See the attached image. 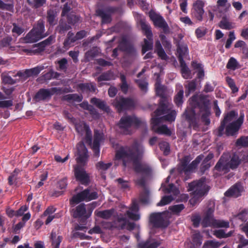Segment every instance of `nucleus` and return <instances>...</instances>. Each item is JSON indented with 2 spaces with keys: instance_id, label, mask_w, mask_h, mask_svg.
I'll list each match as a JSON object with an SVG mask.
<instances>
[{
  "instance_id": "nucleus-55",
  "label": "nucleus",
  "mask_w": 248,
  "mask_h": 248,
  "mask_svg": "<svg viewBox=\"0 0 248 248\" xmlns=\"http://www.w3.org/2000/svg\"><path fill=\"white\" fill-rule=\"evenodd\" d=\"M120 79L122 82L121 89L124 93H126L128 89V85L126 82V77L124 75L121 74L120 75Z\"/></svg>"
},
{
  "instance_id": "nucleus-34",
  "label": "nucleus",
  "mask_w": 248,
  "mask_h": 248,
  "mask_svg": "<svg viewBox=\"0 0 248 248\" xmlns=\"http://www.w3.org/2000/svg\"><path fill=\"white\" fill-rule=\"evenodd\" d=\"M77 41L74 33L72 31H69L67 34L66 38L63 42V47L68 48L72 46L73 43Z\"/></svg>"
},
{
  "instance_id": "nucleus-4",
  "label": "nucleus",
  "mask_w": 248,
  "mask_h": 248,
  "mask_svg": "<svg viewBox=\"0 0 248 248\" xmlns=\"http://www.w3.org/2000/svg\"><path fill=\"white\" fill-rule=\"evenodd\" d=\"M209 190V186L207 185V181L204 177L189 183L188 190L191 191L192 195V197L189 200L190 203L194 205L207 194Z\"/></svg>"
},
{
  "instance_id": "nucleus-22",
  "label": "nucleus",
  "mask_w": 248,
  "mask_h": 248,
  "mask_svg": "<svg viewBox=\"0 0 248 248\" xmlns=\"http://www.w3.org/2000/svg\"><path fill=\"white\" fill-rule=\"evenodd\" d=\"M127 222V219L124 217H119L117 220L112 222H105L103 223V226L105 228L108 229H112L113 228L119 229H123L125 228V225Z\"/></svg>"
},
{
  "instance_id": "nucleus-32",
  "label": "nucleus",
  "mask_w": 248,
  "mask_h": 248,
  "mask_svg": "<svg viewBox=\"0 0 248 248\" xmlns=\"http://www.w3.org/2000/svg\"><path fill=\"white\" fill-rule=\"evenodd\" d=\"M229 164L232 170L236 169L241 163V158L237 153L233 154L230 156V160H229Z\"/></svg>"
},
{
  "instance_id": "nucleus-47",
  "label": "nucleus",
  "mask_w": 248,
  "mask_h": 248,
  "mask_svg": "<svg viewBox=\"0 0 248 248\" xmlns=\"http://www.w3.org/2000/svg\"><path fill=\"white\" fill-rule=\"evenodd\" d=\"M220 28L225 30H230L233 28L232 23L229 21L226 18H223L219 23Z\"/></svg>"
},
{
  "instance_id": "nucleus-36",
  "label": "nucleus",
  "mask_w": 248,
  "mask_h": 248,
  "mask_svg": "<svg viewBox=\"0 0 248 248\" xmlns=\"http://www.w3.org/2000/svg\"><path fill=\"white\" fill-rule=\"evenodd\" d=\"M96 14L98 16L101 17L102 23H108L111 21V15L107 13L104 10H97L96 11Z\"/></svg>"
},
{
  "instance_id": "nucleus-6",
  "label": "nucleus",
  "mask_w": 248,
  "mask_h": 248,
  "mask_svg": "<svg viewBox=\"0 0 248 248\" xmlns=\"http://www.w3.org/2000/svg\"><path fill=\"white\" fill-rule=\"evenodd\" d=\"M155 89L157 95L161 98L158 108L154 112L156 116L162 115L169 112L171 109L172 104H170L168 98L165 97V88L161 85L158 79L155 84Z\"/></svg>"
},
{
  "instance_id": "nucleus-62",
  "label": "nucleus",
  "mask_w": 248,
  "mask_h": 248,
  "mask_svg": "<svg viewBox=\"0 0 248 248\" xmlns=\"http://www.w3.org/2000/svg\"><path fill=\"white\" fill-rule=\"evenodd\" d=\"M232 232H230L226 234L225 233L224 231L222 230H218L215 231L214 232V234L218 238H227L231 235Z\"/></svg>"
},
{
  "instance_id": "nucleus-17",
  "label": "nucleus",
  "mask_w": 248,
  "mask_h": 248,
  "mask_svg": "<svg viewBox=\"0 0 248 248\" xmlns=\"http://www.w3.org/2000/svg\"><path fill=\"white\" fill-rule=\"evenodd\" d=\"M164 190L165 193H172L173 196L171 195L164 196L161 201L157 203L158 206H163L170 203L176 198L174 196L177 195L179 193L178 189L172 184H170L168 187L165 188Z\"/></svg>"
},
{
  "instance_id": "nucleus-64",
  "label": "nucleus",
  "mask_w": 248,
  "mask_h": 248,
  "mask_svg": "<svg viewBox=\"0 0 248 248\" xmlns=\"http://www.w3.org/2000/svg\"><path fill=\"white\" fill-rule=\"evenodd\" d=\"M136 83L138 84L140 90L144 92H146L147 91L148 83L145 80L140 79L136 80Z\"/></svg>"
},
{
  "instance_id": "nucleus-29",
  "label": "nucleus",
  "mask_w": 248,
  "mask_h": 248,
  "mask_svg": "<svg viewBox=\"0 0 248 248\" xmlns=\"http://www.w3.org/2000/svg\"><path fill=\"white\" fill-rule=\"evenodd\" d=\"M202 237L199 233H196L193 235L192 242L187 243V248H197L202 244Z\"/></svg>"
},
{
  "instance_id": "nucleus-44",
  "label": "nucleus",
  "mask_w": 248,
  "mask_h": 248,
  "mask_svg": "<svg viewBox=\"0 0 248 248\" xmlns=\"http://www.w3.org/2000/svg\"><path fill=\"white\" fill-rule=\"evenodd\" d=\"M226 67L229 69L234 70L239 68L240 66L236 60L235 58L232 57L229 59L227 64Z\"/></svg>"
},
{
  "instance_id": "nucleus-11",
  "label": "nucleus",
  "mask_w": 248,
  "mask_h": 248,
  "mask_svg": "<svg viewBox=\"0 0 248 248\" xmlns=\"http://www.w3.org/2000/svg\"><path fill=\"white\" fill-rule=\"evenodd\" d=\"M169 212L153 213L150 215L149 221L155 228H166L169 224Z\"/></svg>"
},
{
  "instance_id": "nucleus-28",
  "label": "nucleus",
  "mask_w": 248,
  "mask_h": 248,
  "mask_svg": "<svg viewBox=\"0 0 248 248\" xmlns=\"http://www.w3.org/2000/svg\"><path fill=\"white\" fill-rule=\"evenodd\" d=\"M214 209L212 207H209L206 211L205 217H204L202 221V224L203 227H207L211 226L212 222L215 219L213 218V213Z\"/></svg>"
},
{
  "instance_id": "nucleus-43",
  "label": "nucleus",
  "mask_w": 248,
  "mask_h": 248,
  "mask_svg": "<svg viewBox=\"0 0 248 248\" xmlns=\"http://www.w3.org/2000/svg\"><path fill=\"white\" fill-rule=\"evenodd\" d=\"M187 84L185 85L186 88V96L189 95L191 92L195 91L196 87V84L195 80H191L187 82Z\"/></svg>"
},
{
  "instance_id": "nucleus-15",
  "label": "nucleus",
  "mask_w": 248,
  "mask_h": 248,
  "mask_svg": "<svg viewBox=\"0 0 248 248\" xmlns=\"http://www.w3.org/2000/svg\"><path fill=\"white\" fill-rule=\"evenodd\" d=\"M113 104L119 112L130 109L135 105V103L133 99L122 97L116 98Z\"/></svg>"
},
{
  "instance_id": "nucleus-51",
  "label": "nucleus",
  "mask_w": 248,
  "mask_h": 248,
  "mask_svg": "<svg viewBox=\"0 0 248 248\" xmlns=\"http://www.w3.org/2000/svg\"><path fill=\"white\" fill-rule=\"evenodd\" d=\"M27 1L31 6L37 8L43 6L46 0H27Z\"/></svg>"
},
{
  "instance_id": "nucleus-5",
  "label": "nucleus",
  "mask_w": 248,
  "mask_h": 248,
  "mask_svg": "<svg viewBox=\"0 0 248 248\" xmlns=\"http://www.w3.org/2000/svg\"><path fill=\"white\" fill-rule=\"evenodd\" d=\"M154 115L151 119V124L152 129L154 132L167 136H170L171 134V131L166 125L158 126V125L162 121H168L171 122L174 121L176 117V112L173 110H170L164 116L160 117L161 115L156 116L155 113Z\"/></svg>"
},
{
  "instance_id": "nucleus-41",
  "label": "nucleus",
  "mask_w": 248,
  "mask_h": 248,
  "mask_svg": "<svg viewBox=\"0 0 248 248\" xmlns=\"http://www.w3.org/2000/svg\"><path fill=\"white\" fill-rule=\"evenodd\" d=\"M211 225L217 228H229V222L223 220L214 219L211 223Z\"/></svg>"
},
{
  "instance_id": "nucleus-61",
  "label": "nucleus",
  "mask_w": 248,
  "mask_h": 248,
  "mask_svg": "<svg viewBox=\"0 0 248 248\" xmlns=\"http://www.w3.org/2000/svg\"><path fill=\"white\" fill-rule=\"evenodd\" d=\"M66 16L67 22L70 25H74L78 20V17L73 14L70 13L69 15H67Z\"/></svg>"
},
{
  "instance_id": "nucleus-48",
  "label": "nucleus",
  "mask_w": 248,
  "mask_h": 248,
  "mask_svg": "<svg viewBox=\"0 0 248 248\" xmlns=\"http://www.w3.org/2000/svg\"><path fill=\"white\" fill-rule=\"evenodd\" d=\"M111 165V163H105L103 161H99L96 164L95 167L96 169L99 171H105L109 168Z\"/></svg>"
},
{
  "instance_id": "nucleus-26",
  "label": "nucleus",
  "mask_w": 248,
  "mask_h": 248,
  "mask_svg": "<svg viewBox=\"0 0 248 248\" xmlns=\"http://www.w3.org/2000/svg\"><path fill=\"white\" fill-rule=\"evenodd\" d=\"M177 53L179 62L184 60V58L188 54L187 45L184 42H179L177 45Z\"/></svg>"
},
{
  "instance_id": "nucleus-9",
  "label": "nucleus",
  "mask_w": 248,
  "mask_h": 248,
  "mask_svg": "<svg viewBox=\"0 0 248 248\" xmlns=\"http://www.w3.org/2000/svg\"><path fill=\"white\" fill-rule=\"evenodd\" d=\"M204 158V156L203 155H200L191 163L189 164L190 161V157L188 156H185L181 160L177 170L180 173L184 172L187 174L191 172L197 168L198 165Z\"/></svg>"
},
{
  "instance_id": "nucleus-8",
  "label": "nucleus",
  "mask_w": 248,
  "mask_h": 248,
  "mask_svg": "<svg viewBox=\"0 0 248 248\" xmlns=\"http://www.w3.org/2000/svg\"><path fill=\"white\" fill-rule=\"evenodd\" d=\"M45 23L43 20H39L36 26L34 27L26 36L25 39L28 43H33L47 36V33H45Z\"/></svg>"
},
{
  "instance_id": "nucleus-52",
  "label": "nucleus",
  "mask_w": 248,
  "mask_h": 248,
  "mask_svg": "<svg viewBox=\"0 0 248 248\" xmlns=\"http://www.w3.org/2000/svg\"><path fill=\"white\" fill-rule=\"evenodd\" d=\"M220 244L215 240H208L204 243L202 248H217Z\"/></svg>"
},
{
  "instance_id": "nucleus-31",
  "label": "nucleus",
  "mask_w": 248,
  "mask_h": 248,
  "mask_svg": "<svg viewBox=\"0 0 248 248\" xmlns=\"http://www.w3.org/2000/svg\"><path fill=\"white\" fill-rule=\"evenodd\" d=\"M57 12L55 9H50L47 11V21L51 26H54L57 22Z\"/></svg>"
},
{
  "instance_id": "nucleus-56",
  "label": "nucleus",
  "mask_w": 248,
  "mask_h": 248,
  "mask_svg": "<svg viewBox=\"0 0 248 248\" xmlns=\"http://www.w3.org/2000/svg\"><path fill=\"white\" fill-rule=\"evenodd\" d=\"M185 208L183 204H180L171 206L169 207L170 210L174 214H179Z\"/></svg>"
},
{
  "instance_id": "nucleus-35",
  "label": "nucleus",
  "mask_w": 248,
  "mask_h": 248,
  "mask_svg": "<svg viewBox=\"0 0 248 248\" xmlns=\"http://www.w3.org/2000/svg\"><path fill=\"white\" fill-rule=\"evenodd\" d=\"M181 67V71L182 76L184 78L187 79L191 78V71L187 66L184 60L179 61Z\"/></svg>"
},
{
  "instance_id": "nucleus-23",
  "label": "nucleus",
  "mask_w": 248,
  "mask_h": 248,
  "mask_svg": "<svg viewBox=\"0 0 248 248\" xmlns=\"http://www.w3.org/2000/svg\"><path fill=\"white\" fill-rule=\"evenodd\" d=\"M204 5V2L201 0H197L193 4L195 16L199 21H202V16L204 12L203 9Z\"/></svg>"
},
{
  "instance_id": "nucleus-24",
  "label": "nucleus",
  "mask_w": 248,
  "mask_h": 248,
  "mask_svg": "<svg viewBox=\"0 0 248 248\" xmlns=\"http://www.w3.org/2000/svg\"><path fill=\"white\" fill-rule=\"evenodd\" d=\"M243 190V187L241 184L236 183L225 193V195L227 197L236 198L241 195Z\"/></svg>"
},
{
  "instance_id": "nucleus-57",
  "label": "nucleus",
  "mask_w": 248,
  "mask_h": 248,
  "mask_svg": "<svg viewBox=\"0 0 248 248\" xmlns=\"http://www.w3.org/2000/svg\"><path fill=\"white\" fill-rule=\"evenodd\" d=\"M213 157V154L209 153L208 155L204 158L203 162L202 164V167L204 168V170L207 169L210 167V164L208 162L211 159H212Z\"/></svg>"
},
{
  "instance_id": "nucleus-33",
  "label": "nucleus",
  "mask_w": 248,
  "mask_h": 248,
  "mask_svg": "<svg viewBox=\"0 0 248 248\" xmlns=\"http://www.w3.org/2000/svg\"><path fill=\"white\" fill-rule=\"evenodd\" d=\"M91 102L98 108L105 110L107 112H109L110 110L109 107L106 105L105 102L99 99L93 98L91 99Z\"/></svg>"
},
{
  "instance_id": "nucleus-63",
  "label": "nucleus",
  "mask_w": 248,
  "mask_h": 248,
  "mask_svg": "<svg viewBox=\"0 0 248 248\" xmlns=\"http://www.w3.org/2000/svg\"><path fill=\"white\" fill-rule=\"evenodd\" d=\"M59 69L60 70L65 71L67 68V60L65 58H62L58 61Z\"/></svg>"
},
{
  "instance_id": "nucleus-42",
  "label": "nucleus",
  "mask_w": 248,
  "mask_h": 248,
  "mask_svg": "<svg viewBox=\"0 0 248 248\" xmlns=\"http://www.w3.org/2000/svg\"><path fill=\"white\" fill-rule=\"evenodd\" d=\"M103 139V134L97 130L94 131V137L93 143L90 144V145L99 146L100 142Z\"/></svg>"
},
{
  "instance_id": "nucleus-2",
  "label": "nucleus",
  "mask_w": 248,
  "mask_h": 248,
  "mask_svg": "<svg viewBox=\"0 0 248 248\" xmlns=\"http://www.w3.org/2000/svg\"><path fill=\"white\" fill-rule=\"evenodd\" d=\"M190 104L192 108H187L183 114L186 119L188 121L190 127L196 129L198 127V124L196 118V109H199L200 115H201L202 121L205 124L208 125L210 121L209 116L210 114L208 102L203 100H198L197 96H193L191 98Z\"/></svg>"
},
{
  "instance_id": "nucleus-49",
  "label": "nucleus",
  "mask_w": 248,
  "mask_h": 248,
  "mask_svg": "<svg viewBox=\"0 0 248 248\" xmlns=\"http://www.w3.org/2000/svg\"><path fill=\"white\" fill-rule=\"evenodd\" d=\"M5 2H9L5 3L2 0H0V9L11 11L13 8V3L12 0H4Z\"/></svg>"
},
{
  "instance_id": "nucleus-37",
  "label": "nucleus",
  "mask_w": 248,
  "mask_h": 248,
  "mask_svg": "<svg viewBox=\"0 0 248 248\" xmlns=\"http://www.w3.org/2000/svg\"><path fill=\"white\" fill-rule=\"evenodd\" d=\"M78 86L82 92H94L96 90L95 85L92 83H80Z\"/></svg>"
},
{
  "instance_id": "nucleus-39",
  "label": "nucleus",
  "mask_w": 248,
  "mask_h": 248,
  "mask_svg": "<svg viewBox=\"0 0 248 248\" xmlns=\"http://www.w3.org/2000/svg\"><path fill=\"white\" fill-rule=\"evenodd\" d=\"M119 47L120 49L125 51L128 53L131 54L133 56H135L136 54L135 49L133 47L128 46L126 42L124 40H122V41L120 43Z\"/></svg>"
},
{
  "instance_id": "nucleus-3",
  "label": "nucleus",
  "mask_w": 248,
  "mask_h": 248,
  "mask_svg": "<svg viewBox=\"0 0 248 248\" xmlns=\"http://www.w3.org/2000/svg\"><path fill=\"white\" fill-rule=\"evenodd\" d=\"M77 148L76 160L78 164L75 167V175L82 184L87 185L89 182V177L82 166H84L88 161V151L82 142H80L77 144Z\"/></svg>"
},
{
  "instance_id": "nucleus-60",
  "label": "nucleus",
  "mask_w": 248,
  "mask_h": 248,
  "mask_svg": "<svg viewBox=\"0 0 248 248\" xmlns=\"http://www.w3.org/2000/svg\"><path fill=\"white\" fill-rule=\"evenodd\" d=\"M2 82L4 84H14L16 83V81L13 79L10 76L7 75H2L1 76Z\"/></svg>"
},
{
  "instance_id": "nucleus-18",
  "label": "nucleus",
  "mask_w": 248,
  "mask_h": 248,
  "mask_svg": "<svg viewBox=\"0 0 248 248\" xmlns=\"http://www.w3.org/2000/svg\"><path fill=\"white\" fill-rule=\"evenodd\" d=\"M59 91L60 89L56 87L48 89H41L36 93L34 99L37 102L47 101L50 99L52 95Z\"/></svg>"
},
{
  "instance_id": "nucleus-38",
  "label": "nucleus",
  "mask_w": 248,
  "mask_h": 248,
  "mask_svg": "<svg viewBox=\"0 0 248 248\" xmlns=\"http://www.w3.org/2000/svg\"><path fill=\"white\" fill-rule=\"evenodd\" d=\"M114 212V210L111 209L104 211H95V214L98 217L107 219L109 218L112 216Z\"/></svg>"
},
{
  "instance_id": "nucleus-25",
  "label": "nucleus",
  "mask_w": 248,
  "mask_h": 248,
  "mask_svg": "<svg viewBox=\"0 0 248 248\" xmlns=\"http://www.w3.org/2000/svg\"><path fill=\"white\" fill-rule=\"evenodd\" d=\"M139 207L136 202H133L128 210L126 212V215L131 219L138 220L140 218V216L138 214Z\"/></svg>"
},
{
  "instance_id": "nucleus-40",
  "label": "nucleus",
  "mask_w": 248,
  "mask_h": 248,
  "mask_svg": "<svg viewBox=\"0 0 248 248\" xmlns=\"http://www.w3.org/2000/svg\"><path fill=\"white\" fill-rule=\"evenodd\" d=\"M52 245L54 248H59L60 244L62 240V237L57 235L55 232H51Z\"/></svg>"
},
{
  "instance_id": "nucleus-7",
  "label": "nucleus",
  "mask_w": 248,
  "mask_h": 248,
  "mask_svg": "<svg viewBox=\"0 0 248 248\" xmlns=\"http://www.w3.org/2000/svg\"><path fill=\"white\" fill-rule=\"evenodd\" d=\"M143 124L144 122L134 115L124 116L120 119L118 125L122 133L128 135L131 134L132 126H139Z\"/></svg>"
},
{
  "instance_id": "nucleus-27",
  "label": "nucleus",
  "mask_w": 248,
  "mask_h": 248,
  "mask_svg": "<svg viewBox=\"0 0 248 248\" xmlns=\"http://www.w3.org/2000/svg\"><path fill=\"white\" fill-rule=\"evenodd\" d=\"M160 241L150 238L139 243V248H156L160 246Z\"/></svg>"
},
{
  "instance_id": "nucleus-14",
  "label": "nucleus",
  "mask_w": 248,
  "mask_h": 248,
  "mask_svg": "<svg viewBox=\"0 0 248 248\" xmlns=\"http://www.w3.org/2000/svg\"><path fill=\"white\" fill-rule=\"evenodd\" d=\"M229 163L228 155L223 154L214 167L215 174L217 175H221L228 172L231 169Z\"/></svg>"
},
{
  "instance_id": "nucleus-50",
  "label": "nucleus",
  "mask_w": 248,
  "mask_h": 248,
  "mask_svg": "<svg viewBox=\"0 0 248 248\" xmlns=\"http://www.w3.org/2000/svg\"><path fill=\"white\" fill-rule=\"evenodd\" d=\"M64 99L67 101H74L80 102L82 99L81 96L77 94H69L64 96Z\"/></svg>"
},
{
  "instance_id": "nucleus-54",
  "label": "nucleus",
  "mask_w": 248,
  "mask_h": 248,
  "mask_svg": "<svg viewBox=\"0 0 248 248\" xmlns=\"http://www.w3.org/2000/svg\"><path fill=\"white\" fill-rule=\"evenodd\" d=\"M226 81L229 87L231 88L232 93H235L238 92V88L236 86L235 83L232 78L227 77L226 78Z\"/></svg>"
},
{
  "instance_id": "nucleus-19",
  "label": "nucleus",
  "mask_w": 248,
  "mask_h": 248,
  "mask_svg": "<svg viewBox=\"0 0 248 248\" xmlns=\"http://www.w3.org/2000/svg\"><path fill=\"white\" fill-rule=\"evenodd\" d=\"M237 116V112L234 110L230 111L227 113L224 117L221 124L216 132L217 136L221 137L224 133V129L226 124L234 122Z\"/></svg>"
},
{
  "instance_id": "nucleus-30",
  "label": "nucleus",
  "mask_w": 248,
  "mask_h": 248,
  "mask_svg": "<svg viewBox=\"0 0 248 248\" xmlns=\"http://www.w3.org/2000/svg\"><path fill=\"white\" fill-rule=\"evenodd\" d=\"M71 29L70 25L62 18L60 20L59 25L56 28V31L60 34H64Z\"/></svg>"
},
{
  "instance_id": "nucleus-20",
  "label": "nucleus",
  "mask_w": 248,
  "mask_h": 248,
  "mask_svg": "<svg viewBox=\"0 0 248 248\" xmlns=\"http://www.w3.org/2000/svg\"><path fill=\"white\" fill-rule=\"evenodd\" d=\"M149 16L151 19L153 21L155 26L162 29L165 33H167L169 31V27L168 25L161 16L155 13V12H151L149 13Z\"/></svg>"
},
{
  "instance_id": "nucleus-10",
  "label": "nucleus",
  "mask_w": 248,
  "mask_h": 248,
  "mask_svg": "<svg viewBox=\"0 0 248 248\" xmlns=\"http://www.w3.org/2000/svg\"><path fill=\"white\" fill-rule=\"evenodd\" d=\"M141 30L146 36L147 39L144 40V45L142 46V52L144 54L148 50H151L153 46V33L150 25L144 19H141L139 22Z\"/></svg>"
},
{
  "instance_id": "nucleus-13",
  "label": "nucleus",
  "mask_w": 248,
  "mask_h": 248,
  "mask_svg": "<svg viewBox=\"0 0 248 248\" xmlns=\"http://www.w3.org/2000/svg\"><path fill=\"white\" fill-rule=\"evenodd\" d=\"M74 124L77 132L83 137L87 143L91 144L92 134L89 126L83 121L75 122Z\"/></svg>"
},
{
  "instance_id": "nucleus-1",
  "label": "nucleus",
  "mask_w": 248,
  "mask_h": 248,
  "mask_svg": "<svg viewBox=\"0 0 248 248\" xmlns=\"http://www.w3.org/2000/svg\"><path fill=\"white\" fill-rule=\"evenodd\" d=\"M144 148L140 143L135 141L131 147L121 146L116 151L115 158L122 160L124 166L126 167L127 163L132 162L136 172L140 173L146 176H151L153 170L147 164L140 163L143 154Z\"/></svg>"
},
{
  "instance_id": "nucleus-12",
  "label": "nucleus",
  "mask_w": 248,
  "mask_h": 248,
  "mask_svg": "<svg viewBox=\"0 0 248 248\" xmlns=\"http://www.w3.org/2000/svg\"><path fill=\"white\" fill-rule=\"evenodd\" d=\"M97 197L98 194L96 192L92 191L90 188H87L74 195L70 200V204L71 206L74 207L76 204L82 201H90L96 199Z\"/></svg>"
},
{
  "instance_id": "nucleus-53",
  "label": "nucleus",
  "mask_w": 248,
  "mask_h": 248,
  "mask_svg": "<svg viewBox=\"0 0 248 248\" xmlns=\"http://www.w3.org/2000/svg\"><path fill=\"white\" fill-rule=\"evenodd\" d=\"M98 53L96 48H93L90 50L88 51L85 53V58L88 61L92 60L94 57H96Z\"/></svg>"
},
{
  "instance_id": "nucleus-16",
  "label": "nucleus",
  "mask_w": 248,
  "mask_h": 248,
  "mask_svg": "<svg viewBox=\"0 0 248 248\" xmlns=\"http://www.w3.org/2000/svg\"><path fill=\"white\" fill-rule=\"evenodd\" d=\"M244 118V113H241L240 117L236 121L226 124L225 134L227 136L236 135L243 123Z\"/></svg>"
},
{
  "instance_id": "nucleus-45",
  "label": "nucleus",
  "mask_w": 248,
  "mask_h": 248,
  "mask_svg": "<svg viewBox=\"0 0 248 248\" xmlns=\"http://www.w3.org/2000/svg\"><path fill=\"white\" fill-rule=\"evenodd\" d=\"M235 145L238 147H248V136H242L238 139L236 141Z\"/></svg>"
},
{
  "instance_id": "nucleus-59",
  "label": "nucleus",
  "mask_w": 248,
  "mask_h": 248,
  "mask_svg": "<svg viewBox=\"0 0 248 248\" xmlns=\"http://www.w3.org/2000/svg\"><path fill=\"white\" fill-rule=\"evenodd\" d=\"M112 78V74L110 72H106L101 74L97 78L98 81H108Z\"/></svg>"
},
{
  "instance_id": "nucleus-46",
  "label": "nucleus",
  "mask_w": 248,
  "mask_h": 248,
  "mask_svg": "<svg viewBox=\"0 0 248 248\" xmlns=\"http://www.w3.org/2000/svg\"><path fill=\"white\" fill-rule=\"evenodd\" d=\"M183 94L184 91L181 86V89L177 93L174 99V102L178 107L180 106L183 102Z\"/></svg>"
},
{
  "instance_id": "nucleus-58",
  "label": "nucleus",
  "mask_w": 248,
  "mask_h": 248,
  "mask_svg": "<svg viewBox=\"0 0 248 248\" xmlns=\"http://www.w3.org/2000/svg\"><path fill=\"white\" fill-rule=\"evenodd\" d=\"M160 149L163 151L165 155H167L170 153V146L167 142L162 141L159 144Z\"/></svg>"
},
{
  "instance_id": "nucleus-21",
  "label": "nucleus",
  "mask_w": 248,
  "mask_h": 248,
  "mask_svg": "<svg viewBox=\"0 0 248 248\" xmlns=\"http://www.w3.org/2000/svg\"><path fill=\"white\" fill-rule=\"evenodd\" d=\"M92 212V210L87 212L85 204L81 203L72 209L71 210V215L75 218H83L86 219L90 217Z\"/></svg>"
}]
</instances>
